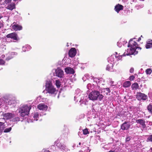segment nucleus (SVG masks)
<instances>
[{
	"label": "nucleus",
	"mask_w": 152,
	"mask_h": 152,
	"mask_svg": "<svg viewBox=\"0 0 152 152\" xmlns=\"http://www.w3.org/2000/svg\"><path fill=\"white\" fill-rule=\"evenodd\" d=\"M15 115L11 113H7L4 114V117L5 119H10L14 117Z\"/></svg>",
	"instance_id": "nucleus-12"
},
{
	"label": "nucleus",
	"mask_w": 152,
	"mask_h": 152,
	"mask_svg": "<svg viewBox=\"0 0 152 152\" xmlns=\"http://www.w3.org/2000/svg\"><path fill=\"white\" fill-rule=\"evenodd\" d=\"M12 0H1L2 3L5 4H7L11 2Z\"/></svg>",
	"instance_id": "nucleus-35"
},
{
	"label": "nucleus",
	"mask_w": 152,
	"mask_h": 152,
	"mask_svg": "<svg viewBox=\"0 0 152 152\" xmlns=\"http://www.w3.org/2000/svg\"><path fill=\"white\" fill-rule=\"evenodd\" d=\"M8 38H11L15 40H17L18 39L17 34L13 32L7 34L6 36Z\"/></svg>",
	"instance_id": "nucleus-9"
},
{
	"label": "nucleus",
	"mask_w": 152,
	"mask_h": 152,
	"mask_svg": "<svg viewBox=\"0 0 152 152\" xmlns=\"http://www.w3.org/2000/svg\"><path fill=\"white\" fill-rule=\"evenodd\" d=\"M130 137L129 136H128L126 137V141H128L130 140Z\"/></svg>",
	"instance_id": "nucleus-44"
},
{
	"label": "nucleus",
	"mask_w": 152,
	"mask_h": 152,
	"mask_svg": "<svg viewBox=\"0 0 152 152\" xmlns=\"http://www.w3.org/2000/svg\"><path fill=\"white\" fill-rule=\"evenodd\" d=\"M117 45L119 47H121L122 46L121 44L118 42H117Z\"/></svg>",
	"instance_id": "nucleus-47"
},
{
	"label": "nucleus",
	"mask_w": 152,
	"mask_h": 152,
	"mask_svg": "<svg viewBox=\"0 0 152 152\" xmlns=\"http://www.w3.org/2000/svg\"><path fill=\"white\" fill-rule=\"evenodd\" d=\"M6 8L8 9L12 10L14 9L15 8V4L13 3H11L6 7Z\"/></svg>",
	"instance_id": "nucleus-21"
},
{
	"label": "nucleus",
	"mask_w": 152,
	"mask_h": 152,
	"mask_svg": "<svg viewBox=\"0 0 152 152\" xmlns=\"http://www.w3.org/2000/svg\"><path fill=\"white\" fill-rule=\"evenodd\" d=\"M31 107L30 105L28 106L25 105L20 108L19 109V111L20 116L24 117L26 115H28L29 113Z\"/></svg>",
	"instance_id": "nucleus-3"
},
{
	"label": "nucleus",
	"mask_w": 152,
	"mask_h": 152,
	"mask_svg": "<svg viewBox=\"0 0 152 152\" xmlns=\"http://www.w3.org/2000/svg\"><path fill=\"white\" fill-rule=\"evenodd\" d=\"M141 37H142V35H141Z\"/></svg>",
	"instance_id": "nucleus-57"
},
{
	"label": "nucleus",
	"mask_w": 152,
	"mask_h": 152,
	"mask_svg": "<svg viewBox=\"0 0 152 152\" xmlns=\"http://www.w3.org/2000/svg\"><path fill=\"white\" fill-rule=\"evenodd\" d=\"M3 25L2 23H0V28H1L3 27Z\"/></svg>",
	"instance_id": "nucleus-49"
},
{
	"label": "nucleus",
	"mask_w": 152,
	"mask_h": 152,
	"mask_svg": "<svg viewBox=\"0 0 152 152\" xmlns=\"http://www.w3.org/2000/svg\"><path fill=\"white\" fill-rule=\"evenodd\" d=\"M65 72L67 74H74V71L73 69L70 67H67L65 69Z\"/></svg>",
	"instance_id": "nucleus-17"
},
{
	"label": "nucleus",
	"mask_w": 152,
	"mask_h": 152,
	"mask_svg": "<svg viewBox=\"0 0 152 152\" xmlns=\"http://www.w3.org/2000/svg\"><path fill=\"white\" fill-rule=\"evenodd\" d=\"M121 56H116V58L117 59V60H120L121 59V57H122Z\"/></svg>",
	"instance_id": "nucleus-43"
},
{
	"label": "nucleus",
	"mask_w": 152,
	"mask_h": 152,
	"mask_svg": "<svg viewBox=\"0 0 152 152\" xmlns=\"http://www.w3.org/2000/svg\"><path fill=\"white\" fill-rule=\"evenodd\" d=\"M124 52L122 56H129L131 55L134 54V55L137 54L138 53L137 51H136L135 47L132 48L129 47Z\"/></svg>",
	"instance_id": "nucleus-4"
},
{
	"label": "nucleus",
	"mask_w": 152,
	"mask_h": 152,
	"mask_svg": "<svg viewBox=\"0 0 152 152\" xmlns=\"http://www.w3.org/2000/svg\"><path fill=\"white\" fill-rule=\"evenodd\" d=\"M105 91H106V94L107 95L108 93H109L110 92V90L109 88H105Z\"/></svg>",
	"instance_id": "nucleus-38"
},
{
	"label": "nucleus",
	"mask_w": 152,
	"mask_h": 152,
	"mask_svg": "<svg viewBox=\"0 0 152 152\" xmlns=\"http://www.w3.org/2000/svg\"><path fill=\"white\" fill-rule=\"evenodd\" d=\"M109 152H115L114 151L111 150L109 151Z\"/></svg>",
	"instance_id": "nucleus-52"
},
{
	"label": "nucleus",
	"mask_w": 152,
	"mask_h": 152,
	"mask_svg": "<svg viewBox=\"0 0 152 152\" xmlns=\"http://www.w3.org/2000/svg\"><path fill=\"white\" fill-rule=\"evenodd\" d=\"M136 122L140 124L141 125L142 129H144L146 128V125L145 124V121L141 119H137L136 120Z\"/></svg>",
	"instance_id": "nucleus-10"
},
{
	"label": "nucleus",
	"mask_w": 152,
	"mask_h": 152,
	"mask_svg": "<svg viewBox=\"0 0 152 152\" xmlns=\"http://www.w3.org/2000/svg\"><path fill=\"white\" fill-rule=\"evenodd\" d=\"M4 56H5L4 55H2V58H3V57H4Z\"/></svg>",
	"instance_id": "nucleus-54"
},
{
	"label": "nucleus",
	"mask_w": 152,
	"mask_h": 152,
	"mask_svg": "<svg viewBox=\"0 0 152 152\" xmlns=\"http://www.w3.org/2000/svg\"><path fill=\"white\" fill-rule=\"evenodd\" d=\"M115 53H116V54H117V52H115Z\"/></svg>",
	"instance_id": "nucleus-58"
},
{
	"label": "nucleus",
	"mask_w": 152,
	"mask_h": 152,
	"mask_svg": "<svg viewBox=\"0 0 152 152\" xmlns=\"http://www.w3.org/2000/svg\"><path fill=\"white\" fill-rule=\"evenodd\" d=\"M55 76L59 78H63L64 76V71L59 68L55 70Z\"/></svg>",
	"instance_id": "nucleus-6"
},
{
	"label": "nucleus",
	"mask_w": 152,
	"mask_h": 152,
	"mask_svg": "<svg viewBox=\"0 0 152 152\" xmlns=\"http://www.w3.org/2000/svg\"><path fill=\"white\" fill-rule=\"evenodd\" d=\"M123 8L122 5L118 4L115 6V10L116 12L118 13L120 10H123Z\"/></svg>",
	"instance_id": "nucleus-20"
},
{
	"label": "nucleus",
	"mask_w": 152,
	"mask_h": 152,
	"mask_svg": "<svg viewBox=\"0 0 152 152\" xmlns=\"http://www.w3.org/2000/svg\"><path fill=\"white\" fill-rule=\"evenodd\" d=\"M134 78V77L133 75H132L129 77V80H133Z\"/></svg>",
	"instance_id": "nucleus-42"
},
{
	"label": "nucleus",
	"mask_w": 152,
	"mask_h": 152,
	"mask_svg": "<svg viewBox=\"0 0 152 152\" xmlns=\"http://www.w3.org/2000/svg\"><path fill=\"white\" fill-rule=\"evenodd\" d=\"M7 99V103H6V104L11 105L12 104H15L16 102V101L14 99Z\"/></svg>",
	"instance_id": "nucleus-24"
},
{
	"label": "nucleus",
	"mask_w": 152,
	"mask_h": 152,
	"mask_svg": "<svg viewBox=\"0 0 152 152\" xmlns=\"http://www.w3.org/2000/svg\"><path fill=\"white\" fill-rule=\"evenodd\" d=\"M79 89H77L76 91V94H77V95H76L74 97L75 100H76L77 98H79V97L81 95L80 93H79Z\"/></svg>",
	"instance_id": "nucleus-27"
},
{
	"label": "nucleus",
	"mask_w": 152,
	"mask_h": 152,
	"mask_svg": "<svg viewBox=\"0 0 152 152\" xmlns=\"http://www.w3.org/2000/svg\"><path fill=\"white\" fill-rule=\"evenodd\" d=\"M137 43L134 41H133L132 39H131L129 42V44L128 45V47H131L132 48L135 47V49L140 48H140H137Z\"/></svg>",
	"instance_id": "nucleus-8"
},
{
	"label": "nucleus",
	"mask_w": 152,
	"mask_h": 152,
	"mask_svg": "<svg viewBox=\"0 0 152 152\" xmlns=\"http://www.w3.org/2000/svg\"><path fill=\"white\" fill-rule=\"evenodd\" d=\"M45 86L46 93L48 94L50 96H55L58 92V91L50 80L46 81Z\"/></svg>",
	"instance_id": "nucleus-1"
},
{
	"label": "nucleus",
	"mask_w": 152,
	"mask_h": 152,
	"mask_svg": "<svg viewBox=\"0 0 152 152\" xmlns=\"http://www.w3.org/2000/svg\"><path fill=\"white\" fill-rule=\"evenodd\" d=\"M12 129L11 127L6 128L4 130V133H7L10 132Z\"/></svg>",
	"instance_id": "nucleus-33"
},
{
	"label": "nucleus",
	"mask_w": 152,
	"mask_h": 152,
	"mask_svg": "<svg viewBox=\"0 0 152 152\" xmlns=\"http://www.w3.org/2000/svg\"><path fill=\"white\" fill-rule=\"evenodd\" d=\"M115 57V58L116 57V56H115L114 55H112L110 57H109L108 58V61L109 63V64L110 63H112V62H113L114 61V57Z\"/></svg>",
	"instance_id": "nucleus-23"
},
{
	"label": "nucleus",
	"mask_w": 152,
	"mask_h": 152,
	"mask_svg": "<svg viewBox=\"0 0 152 152\" xmlns=\"http://www.w3.org/2000/svg\"><path fill=\"white\" fill-rule=\"evenodd\" d=\"M12 25V28L15 31L20 30L22 29V27L21 26L16 24L15 23H13Z\"/></svg>",
	"instance_id": "nucleus-11"
},
{
	"label": "nucleus",
	"mask_w": 152,
	"mask_h": 152,
	"mask_svg": "<svg viewBox=\"0 0 152 152\" xmlns=\"http://www.w3.org/2000/svg\"><path fill=\"white\" fill-rule=\"evenodd\" d=\"M145 72L147 74L150 75L152 72V70L150 69H148L146 70Z\"/></svg>",
	"instance_id": "nucleus-37"
},
{
	"label": "nucleus",
	"mask_w": 152,
	"mask_h": 152,
	"mask_svg": "<svg viewBox=\"0 0 152 152\" xmlns=\"http://www.w3.org/2000/svg\"><path fill=\"white\" fill-rule=\"evenodd\" d=\"M130 126L129 122H125L121 125V129L123 130H127Z\"/></svg>",
	"instance_id": "nucleus-7"
},
{
	"label": "nucleus",
	"mask_w": 152,
	"mask_h": 152,
	"mask_svg": "<svg viewBox=\"0 0 152 152\" xmlns=\"http://www.w3.org/2000/svg\"><path fill=\"white\" fill-rule=\"evenodd\" d=\"M5 63L4 61L3 60H0V65H3Z\"/></svg>",
	"instance_id": "nucleus-41"
},
{
	"label": "nucleus",
	"mask_w": 152,
	"mask_h": 152,
	"mask_svg": "<svg viewBox=\"0 0 152 152\" xmlns=\"http://www.w3.org/2000/svg\"><path fill=\"white\" fill-rule=\"evenodd\" d=\"M33 118L34 120L37 121L39 118V114L37 113L34 114L33 115Z\"/></svg>",
	"instance_id": "nucleus-32"
},
{
	"label": "nucleus",
	"mask_w": 152,
	"mask_h": 152,
	"mask_svg": "<svg viewBox=\"0 0 152 152\" xmlns=\"http://www.w3.org/2000/svg\"><path fill=\"white\" fill-rule=\"evenodd\" d=\"M83 134L84 135H86L87 134H89V132L88 130V129L87 128H86V129H84L83 130Z\"/></svg>",
	"instance_id": "nucleus-34"
},
{
	"label": "nucleus",
	"mask_w": 152,
	"mask_h": 152,
	"mask_svg": "<svg viewBox=\"0 0 152 152\" xmlns=\"http://www.w3.org/2000/svg\"><path fill=\"white\" fill-rule=\"evenodd\" d=\"M141 40V37H139V38H138V42H139V41H140Z\"/></svg>",
	"instance_id": "nucleus-50"
},
{
	"label": "nucleus",
	"mask_w": 152,
	"mask_h": 152,
	"mask_svg": "<svg viewBox=\"0 0 152 152\" xmlns=\"http://www.w3.org/2000/svg\"><path fill=\"white\" fill-rule=\"evenodd\" d=\"M19 121V118L18 117L15 118L14 119V120H13V121Z\"/></svg>",
	"instance_id": "nucleus-45"
},
{
	"label": "nucleus",
	"mask_w": 152,
	"mask_h": 152,
	"mask_svg": "<svg viewBox=\"0 0 152 152\" xmlns=\"http://www.w3.org/2000/svg\"><path fill=\"white\" fill-rule=\"evenodd\" d=\"M147 142H152V135L149 136L147 139Z\"/></svg>",
	"instance_id": "nucleus-36"
},
{
	"label": "nucleus",
	"mask_w": 152,
	"mask_h": 152,
	"mask_svg": "<svg viewBox=\"0 0 152 152\" xmlns=\"http://www.w3.org/2000/svg\"><path fill=\"white\" fill-rule=\"evenodd\" d=\"M81 142H79V145H81Z\"/></svg>",
	"instance_id": "nucleus-55"
},
{
	"label": "nucleus",
	"mask_w": 152,
	"mask_h": 152,
	"mask_svg": "<svg viewBox=\"0 0 152 152\" xmlns=\"http://www.w3.org/2000/svg\"><path fill=\"white\" fill-rule=\"evenodd\" d=\"M131 84V82L129 81H127L125 82L123 85L124 87L127 88L129 87Z\"/></svg>",
	"instance_id": "nucleus-25"
},
{
	"label": "nucleus",
	"mask_w": 152,
	"mask_h": 152,
	"mask_svg": "<svg viewBox=\"0 0 152 152\" xmlns=\"http://www.w3.org/2000/svg\"><path fill=\"white\" fill-rule=\"evenodd\" d=\"M2 17L0 16V19H1V18Z\"/></svg>",
	"instance_id": "nucleus-56"
},
{
	"label": "nucleus",
	"mask_w": 152,
	"mask_h": 152,
	"mask_svg": "<svg viewBox=\"0 0 152 152\" xmlns=\"http://www.w3.org/2000/svg\"><path fill=\"white\" fill-rule=\"evenodd\" d=\"M134 69L133 68H131L130 70V72L131 73H132L134 72Z\"/></svg>",
	"instance_id": "nucleus-46"
},
{
	"label": "nucleus",
	"mask_w": 152,
	"mask_h": 152,
	"mask_svg": "<svg viewBox=\"0 0 152 152\" xmlns=\"http://www.w3.org/2000/svg\"><path fill=\"white\" fill-rule=\"evenodd\" d=\"M56 145L60 149L64 151H67L68 150V149L63 143H58Z\"/></svg>",
	"instance_id": "nucleus-13"
},
{
	"label": "nucleus",
	"mask_w": 152,
	"mask_h": 152,
	"mask_svg": "<svg viewBox=\"0 0 152 152\" xmlns=\"http://www.w3.org/2000/svg\"><path fill=\"white\" fill-rule=\"evenodd\" d=\"M37 108L40 110H46L48 108V107L45 104H40L38 105Z\"/></svg>",
	"instance_id": "nucleus-16"
},
{
	"label": "nucleus",
	"mask_w": 152,
	"mask_h": 152,
	"mask_svg": "<svg viewBox=\"0 0 152 152\" xmlns=\"http://www.w3.org/2000/svg\"><path fill=\"white\" fill-rule=\"evenodd\" d=\"M145 47L146 49H149L152 48V40L149 39L146 42Z\"/></svg>",
	"instance_id": "nucleus-18"
},
{
	"label": "nucleus",
	"mask_w": 152,
	"mask_h": 152,
	"mask_svg": "<svg viewBox=\"0 0 152 152\" xmlns=\"http://www.w3.org/2000/svg\"><path fill=\"white\" fill-rule=\"evenodd\" d=\"M147 109L150 113L152 114V105L150 104L147 107Z\"/></svg>",
	"instance_id": "nucleus-28"
},
{
	"label": "nucleus",
	"mask_w": 152,
	"mask_h": 152,
	"mask_svg": "<svg viewBox=\"0 0 152 152\" xmlns=\"http://www.w3.org/2000/svg\"><path fill=\"white\" fill-rule=\"evenodd\" d=\"M44 152H50L48 150H45Z\"/></svg>",
	"instance_id": "nucleus-51"
},
{
	"label": "nucleus",
	"mask_w": 152,
	"mask_h": 152,
	"mask_svg": "<svg viewBox=\"0 0 152 152\" xmlns=\"http://www.w3.org/2000/svg\"><path fill=\"white\" fill-rule=\"evenodd\" d=\"M103 97L102 94H101L100 92L97 91H92L88 95L89 99L93 101L96 100L98 99L99 101H101Z\"/></svg>",
	"instance_id": "nucleus-2"
},
{
	"label": "nucleus",
	"mask_w": 152,
	"mask_h": 152,
	"mask_svg": "<svg viewBox=\"0 0 152 152\" xmlns=\"http://www.w3.org/2000/svg\"><path fill=\"white\" fill-rule=\"evenodd\" d=\"M7 99L4 98H1L0 99V107L7 103Z\"/></svg>",
	"instance_id": "nucleus-19"
},
{
	"label": "nucleus",
	"mask_w": 152,
	"mask_h": 152,
	"mask_svg": "<svg viewBox=\"0 0 152 152\" xmlns=\"http://www.w3.org/2000/svg\"><path fill=\"white\" fill-rule=\"evenodd\" d=\"M91 84H88L87 85V87L88 88V89H90V88L89 87H90V86H91Z\"/></svg>",
	"instance_id": "nucleus-48"
},
{
	"label": "nucleus",
	"mask_w": 152,
	"mask_h": 152,
	"mask_svg": "<svg viewBox=\"0 0 152 152\" xmlns=\"http://www.w3.org/2000/svg\"><path fill=\"white\" fill-rule=\"evenodd\" d=\"M100 91H101V93L103 94V93H105L106 94L105 88H102L100 89Z\"/></svg>",
	"instance_id": "nucleus-39"
},
{
	"label": "nucleus",
	"mask_w": 152,
	"mask_h": 152,
	"mask_svg": "<svg viewBox=\"0 0 152 152\" xmlns=\"http://www.w3.org/2000/svg\"><path fill=\"white\" fill-rule=\"evenodd\" d=\"M139 86L137 83H135L133 84L131 86V87L133 90H136L138 88Z\"/></svg>",
	"instance_id": "nucleus-26"
},
{
	"label": "nucleus",
	"mask_w": 152,
	"mask_h": 152,
	"mask_svg": "<svg viewBox=\"0 0 152 152\" xmlns=\"http://www.w3.org/2000/svg\"><path fill=\"white\" fill-rule=\"evenodd\" d=\"M144 7V5L143 4H137L135 7V8L137 10H139L140 8H142Z\"/></svg>",
	"instance_id": "nucleus-29"
},
{
	"label": "nucleus",
	"mask_w": 152,
	"mask_h": 152,
	"mask_svg": "<svg viewBox=\"0 0 152 152\" xmlns=\"http://www.w3.org/2000/svg\"><path fill=\"white\" fill-rule=\"evenodd\" d=\"M4 119H0V135L2 133L4 129L5 128V123L2 122V120H4Z\"/></svg>",
	"instance_id": "nucleus-15"
},
{
	"label": "nucleus",
	"mask_w": 152,
	"mask_h": 152,
	"mask_svg": "<svg viewBox=\"0 0 152 152\" xmlns=\"http://www.w3.org/2000/svg\"><path fill=\"white\" fill-rule=\"evenodd\" d=\"M76 54V50L75 48H72L69 50V55L70 57H73Z\"/></svg>",
	"instance_id": "nucleus-14"
},
{
	"label": "nucleus",
	"mask_w": 152,
	"mask_h": 152,
	"mask_svg": "<svg viewBox=\"0 0 152 152\" xmlns=\"http://www.w3.org/2000/svg\"><path fill=\"white\" fill-rule=\"evenodd\" d=\"M136 98L139 101H145L147 99L148 96L144 94L137 92L136 95Z\"/></svg>",
	"instance_id": "nucleus-5"
},
{
	"label": "nucleus",
	"mask_w": 152,
	"mask_h": 152,
	"mask_svg": "<svg viewBox=\"0 0 152 152\" xmlns=\"http://www.w3.org/2000/svg\"><path fill=\"white\" fill-rule=\"evenodd\" d=\"M17 53H15V52H12L11 53V57H10V58H9V57H7L6 59V60H10V59H11V58H12L13 56V55H17Z\"/></svg>",
	"instance_id": "nucleus-30"
},
{
	"label": "nucleus",
	"mask_w": 152,
	"mask_h": 152,
	"mask_svg": "<svg viewBox=\"0 0 152 152\" xmlns=\"http://www.w3.org/2000/svg\"><path fill=\"white\" fill-rule=\"evenodd\" d=\"M148 13H149V14H151V12H150V11H149H149H148Z\"/></svg>",
	"instance_id": "nucleus-53"
},
{
	"label": "nucleus",
	"mask_w": 152,
	"mask_h": 152,
	"mask_svg": "<svg viewBox=\"0 0 152 152\" xmlns=\"http://www.w3.org/2000/svg\"><path fill=\"white\" fill-rule=\"evenodd\" d=\"M113 64L112 63H110L108 64L106 68V70L110 71L112 72L113 71Z\"/></svg>",
	"instance_id": "nucleus-22"
},
{
	"label": "nucleus",
	"mask_w": 152,
	"mask_h": 152,
	"mask_svg": "<svg viewBox=\"0 0 152 152\" xmlns=\"http://www.w3.org/2000/svg\"><path fill=\"white\" fill-rule=\"evenodd\" d=\"M28 48L29 49H30L31 48V47L29 45H27L26 47V46H23V51L24 50H25L24 51H25L26 50H24V49L26 48Z\"/></svg>",
	"instance_id": "nucleus-40"
},
{
	"label": "nucleus",
	"mask_w": 152,
	"mask_h": 152,
	"mask_svg": "<svg viewBox=\"0 0 152 152\" xmlns=\"http://www.w3.org/2000/svg\"><path fill=\"white\" fill-rule=\"evenodd\" d=\"M56 85L58 88L60 87L61 86V82L58 80H56Z\"/></svg>",
	"instance_id": "nucleus-31"
}]
</instances>
